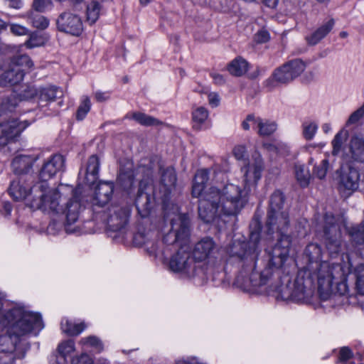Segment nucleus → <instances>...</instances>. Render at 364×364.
<instances>
[{
	"label": "nucleus",
	"instance_id": "obj_40",
	"mask_svg": "<svg viewBox=\"0 0 364 364\" xmlns=\"http://www.w3.org/2000/svg\"><path fill=\"white\" fill-rule=\"evenodd\" d=\"M117 180L124 189L129 190L132 187L134 182V173L132 170L127 171L121 170Z\"/></svg>",
	"mask_w": 364,
	"mask_h": 364
},
{
	"label": "nucleus",
	"instance_id": "obj_19",
	"mask_svg": "<svg viewBox=\"0 0 364 364\" xmlns=\"http://www.w3.org/2000/svg\"><path fill=\"white\" fill-rule=\"evenodd\" d=\"M114 191L112 183H100L95 191V194L92 200L93 206L102 207L106 205L111 199Z\"/></svg>",
	"mask_w": 364,
	"mask_h": 364
},
{
	"label": "nucleus",
	"instance_id": "obj_17",
	"mask_svg": "<svg viewBox=\"0 0 364 364\" xmlns=\"http://www.w3.org/2000/svg\"><path fill=\"white\" fill-rule=\"evenodd\" d=\"M65 159L60 154H55L50 157L43 165L40 171L41 182L46 181L53 177L57 173L64 168Z\"/></svg>",
	"mask_w": 364,
	"mask_h": 364
},
{
	"label": "nucleus",
	"instance_id": "obj_31",
	"mask_svg": "<svg viewBox=\"0 0 364 364\" xmlns=\"http://www.w3.org/2000/svg\"><path fill=\"white\" fill-rule=\"evenodd\" d=\"M102 10L101 3L97 0H92L87 6V21L90 24L95 23L100 17Z\"/></svg>",
	"mask_w": 364,
	"mask_h": 364
},
{
	"label": "nucleus",
	"instance_id": "obj_54",
	"mask_svg": "<svg viewBox=\"0 0 364 364\" xmlns=\"http://www.w3.org/2000/svg\"><path fill=\"white\" fill-rule=\"evenodd\" d=\"M233 154L236 159L243 160L247 156V149L244 145H237L233 149Z\"/></svg>",
	"mask_w": 364,
	"mask_h": 364
},
{
	"label": "nucleus",
	"instance_id": "obj_59",
	"mask_svg": "<svg viewBox=\"0 0 364 364\" xmlns=\"http://www.w3.org/2000/svg\"><path fill=\"white\" fill-rule=\"evenodd\" d=\"M95 99L98 102H102L109 99V93L107 92L96 91L94 93Z\"/></svg>",
	"mask_w": 364,
	"mask_h": 364
},
{
	"label": "nucleus",
	"instance_id": "obj_64",
	"mask_svg": "<svg viewBox=\"0 0 364 364\" xmlns=\"http://www.w3.org/2000/svg\"><path fill=\"white\" fill-rule=\"evenodd\" d=\"M213 78L215 82L217 84H221V83L224 82V78L220 74H213Z\"/></svg>",
	"mask_w": 364,
	"mask_h": 364
},
{
	"label": "nucleus",
	"instance_id": "obj_56",
	"mask_svg": "<svg viewBox=\"0 0 364 364\" xmlns=\"http://www.w3.org/2000/svg\"><path fill=\"white\" fill-rule=\"evenodd\" d=\"M11 32L16 36H24L28 34V29L19 24H11L10 25Z\"/></svg>",
	"mask_w": 364,
	"mask_h": 364
},
{
	"label": "nucleus",
	"instance_id": "obj_52",
	"mask_svg": "<svg viewBox=\"0 0 364 364\" xmlns=\"http://www.w3.org/2000/svg\"><path fill=\"white\" fill-rule=\"evenodd\" d=\"M363 117H364V104L350 114V116L349 117V118L347 121V124L349 125V124H355Z\"/></svg>",
	"mask_w": 364,
	"mask_h": 364
},
{
	"label": "nucleus",
	"instance_id": "obj_29",
	"mask_svg": "<svg viewBox=\"0 0 364 364\" xmlns=\"http://www.w3.org/2000/svg\"><path fill=\"white\" fill-rule=\"evenodd\" d=\"M60 326L63 332L71 336L79 335L86 327L84 323H74L68 318H63Z\"/></svg>",
	"mask_w": 364,
	"mask_h": 364
},
{
	"label": "nucleus",
	"instance_id": "obj_34",
	"mask_svg": "<svg viewBox=\"0 0 364 364\" xmlns=\"http://www.w3.org/2000/svg\"><path fill=\"white\" fill-rule=\"evenodd\" d=\"M288 68L293 79L299 76L306 69V63L301 59H294L284 64Z\"/></svg>",
	"mask_w": 364,
	"mask_h": 364
},
{
	"label": "nucleus",
	"instance_id": "obj_24",
	"mask_svg": "<svg viewBox=\"0 0 364 364\" xmlns=\"http://www.w3.org/2000/svg\"><path fill=\"white\" fill-rule=\"evenodd\" d=\"M335 21L333 18L321 25L312 34L306 37V40L309 45L314 46L323 39L333 29Z\"/></svg>",
	"mask_w": 364,
	"mask_h": 364
},
{
	"label": "nucleus",
	"instance_id": "obj_39",
	"mask_svg": "<svg viewBox=\"0 0 364 364\" xmlns=\"http://www.w3.org/2000/svg\"><path fill=\"white\" fill-rule=\"evenodd\" d=\"M318 124L314 121H305L301 125L302 136L306 140H311L318 130Z\"/></svg>",
	"mask_w": 364,
	"mask_h": 364
},
{
	"label": "nucleus",
	"instance_id": "obj_47",
	"mask_svg": "<svg viewBox=\"0 0 364 364\" xmlns=\"http://www.w3.org/2000/svg\"><path fill=\"white\" fill-rule=\"evenodd\" d=\"M58 350L65 358L75 350V342L73 340L63 341L58 345Z\"/></svg>",
	"mask_w": 364,
	"mask_h": 364
},
{
	"label": "nucleus",
	"instance_id": "obj_46",
	"mask_svg": "<svg viewBox=\"0 0 364 364\" xmlns=\"http://www.w3.org/2000/svg\"><path fill=\"white\" fill-rule=\"evenodd\" d=\"M91 108L90 100L87 96H83L81 102L76 112V118L77 120H82Z\"/></svg>",
	"mask_w": 364,
	"mask_h": 364
},
{
	"label": "nucleus",
	"instance_id": "obj_50",
	"mask_svg": "<svg viewBox=\"0 0 364 364\" xmlns=\"http://www.w3.org/2000/svg\"><path fill=\"white\" fill-rule=\"evenodd\" d=\"M277 299L282 300H293L292 287L291 284L282 285L278 289Z\"/></svg>",
	"mask_w": 364,
	"mask_h": 364
},
{
	"label": "nucleus",
	"instance_id": "obj_20",
	"mask_svg": "<svg viewBox=\"0 0 364 364\" xmlns=\"http://www.w3.org/2000/svg\"><path fill=\"white\" fill-rule=\"evenodd\" d=\"M346 156L355 163H364V139L353 136L348 144Z\"/></svg>",
	"mask_w": 364,
	"mask_h": 364
},
{
	"label": "nucleus",
	"instance_id": "obj_38",
	"mask_svg": "<svg viewBox=\"0 0 364 364\" xmlns=\"http://www.w3.org/2000/svg\"><path fill=\"white\" fill-rule=\"evenodd\" d=\"M208 111L203 107L195 109L192 112L193 127L196 129H200L201 125L207 120L208 117Z\"/></svg>",
	"mask_w": 364,
	"mask_h": 364
},
{
	"label": "nucleus",
	"instance_id": "obj_53",
	"mask_svg": "<svg viewBox=\"0 0 364 364\" xmlns=\"http://www.w3.org/2000/svg\"><path fill=\"white\" fill-rule=\"evenodd\" d=\"M257 122V117H255L254 115L250 114L242 122V127L245 130H249L250 127H252L254 129H256Z\"/></svg>",
	"mask_w": 364,
	"mask_h": 364
},
{
	"label": "nucleus",
	"instance_id": "obj_2",
	"mask_svg": "<svg viewBox=\"0 0 364 364\" xmlns=\"http://www.w3.org/2000/svg\"><path fill=\"white\" fill-rule=\"evenodd\" d=\"M258 237L257 233H252L250 241L235 240L224 250V268L221 269H225V264H236L239 268L236 282L245 288L260 287L267 277L264 272L259 277L256 269V259L260 252Z\"/></svg>",
	"mask_w": 364,
	"mask_h": 364
},
{
	"label": "nucleus",
	"instance_id": "obj_23",
	"mask_svg": "<svg viewBox=\"0 0 364 364\" xmlns=\"http://www.w3.org/2000/svg\"><path fill=\"white\" fill-rule=\"evenodd\" d=\"M4 129L9 132L8 134H4L6 139H11L15 136L19 135L28 125L26 121L18 122L16 119H9L6 122H2Z\"/></svg>",
	"mask_w": 364,
	"mask_h": 364
},
{
	"label": "nucleus",
	"instance_id": "obj_9",
	"mask_svg": "<svg viewBox=\"0 0 364 364\" xmlns=\"http://www.w3.org/2000/svg\"><path fill=\"white\" fill-rule=\"evenodd\" d=\"M216 252L217 247L214 240L210 237H204L194 245L191 255L196 265L198 267L205 269L202 262H205L207 266L221 269L224 268V260L222 257L218 259L215 256Z\"/></svg>",
	"mask_w": 364,
	"mask_h": 364
},
{
	"label": "nucleus",
	"instance_id": "obj_11",
	"mask_svg": "<svg viewBox=\"0 0 364 364\" xmlns=\"http://www.w3.org/2000/svg\"><path fill=\"white\" fill-rule=\"evenodd\" d=\"M176 181L177 177L173 168L168 167L162 170L159 191L161 196H158L156 193L154 195L162 200L164 217L166 218L175 217L176 214L181 213L178 205L169 201V195L175 188Z\"/></svg>",
	"mask_w": 364,
	"mask_h": 364
},
{
	"label": "nucleus",
	"instance_id": "obj_62",
	"mask_svg": "<svg viewBox=\"0 0 364 364\" xmlns=\"http://www.w3.org/2000/svg\"><path fill=\"white\" fill-rule=\"evenodd\" d=\"M8 5L14 9H19L22 6L21 0H7Z\"/></svg>",
	"mask_w": 364,
	"mask_h": 364
},
{
	"label": "nucleus",
	"instance_id": "obj_22",
	"mask_svg": "<svg viewBox=\"0 0 364 364\" xmlns=\"http://www.w3.org/2000/svg\"><path fill=\"white\" fill-rule=\"evenodd\" d=\"M36 161V157L28 155H19L14 159L11 166L16 174L21 175L26 173Z\"/></svg>",
	"mask_w": 364,
	"mask_h": 364
},
{
	"label": "nucleus",
	"instance_id": "obj_7",
	"mask_svg": "<svg viewBox=\"0 0 364 364\" xmlns=\"http://www.w3.org/2000/svg\"><path fill=\"white\" fill-rule=\"evenodd\" d=\"M188 237L189 235L186 240H180L173 245L180 244L181 247L171 258L169 268L174 272L180 273L188 277H200L203 278L206 270L196 265L193 257H191V252L186 245L188 242Z\"/></svg>",
	"mask_w": 364,
	"mask_h": 364
},
{
	"label": "nucleus",
	"instance_id": "obj_28",
	"mask_svg": "<svg viewBox=\"0 0 364 364\" xmlns=\"http://www.w3.org/2000/svg\"><path fill=\"white\" fill-rule=\"evenodd\" d=\"M228 70L234 76H242L248 70V63L244 58L237 57L230 63Z\"/></svg>",
	"mask_w": 364,
	"mask_h": 364
},
{
	"label": "nucleus",
	"instance_id": "obj_15",
	"mask_svg": "<svg viewBox=\"0 0 364 364\" xmlns=\"http://www.w3.org/2000/svg\"><path fill=\"white\" fill-rule=\"evenodd\" d=\"M130 207L124 205H114L109 208L107 223L114 231L122 229L128 223L130 216Z\"/></svg>",
	"mask_w": 364,
	"mask_h": 364
},
{
	"label": "nucleus",
	"instance_id": "obj_44",
	"mask_svg": "<svg viewBox=\"0 0 364 364\" xmlns=\"http://www.w3.org/2000/svg\"><path fill=\"white\" fill-rule=\"evenodd\" d=\"M349 235L355 244H364V224L352 227L349 230Z\"/></svg>",
	"mask_w": 364,
	"mask_h": 364
},
{
	"label": "nucleus",
	"instance_id": "obj_1",
	"mask_svg": "<svg viewBox=\"0 0 364 364\" xmlns=\"http://www.w3.org/2000/svg\"><path fill=\"white\" fill-rule=\"evenodd\" d=\"M264 161L257 151L252 156V160L241 168L242 173V188L237 183L223 182L211 186L204 194L205 185L213 172V180L223 179L224 174L213 170H198L194 177L192 195L201 196L198 204V215L205 223H212L222 215H236L245 206L249 195L262 177Z\"/></svg>",
	"mask_w": 364,
	"mask_h": 364
},
{
	"label": "nucleus",
	"instance_id": "obj_12",
	"mask_svg": "<svg viewBox=\"0 0 364 364\" xmlns=\"http://www.w3.org/2000/svg\"><path fill=\"white\" fill-rule=\"evenodd\" d=\"M50 191H56V200L58 205H56V210H43V212L52 214L53 215H64L65 218V225L67 231L73 232L74 230H70L68 226L74 224L77 221L80 214L82 209V206L80 201L79 197L77 196V192L73 193V198H70L66 203L65 207L61 204V191L60 188H50Z\"/></svg>",
	"mask_w": 364,
	"mask_h": 364
},
{
	"label": "nucleus",
	"instance_id": "obj_57",
	"mask_svg": "<svg viewBox=\"0 0 364 364\" xmlns=\"http://www.w3.org/2000/svg\"><path fill=\"white\" fill-rule=\"evenodd\" d=\"M351 357H352V352L348 348L343 347L340 350L339 356H338V360L340 362H346Z\"/></svg>",
	"mask_w": 364,
	"mask_h": 364
},
{
	"label": "nucleus",
	"instance_id": "obj_49",
	"mask_svg": "<svg viewBox=\"0 0 364 364\" xmlns=\"http://www.w3.org/2000/svg\"><path fill=\"white\" fill-rule=\"evenodd\" d=\"M346 139V133L343 132V131H341L336 134L331 142L333 146V154L336 155L341 151L343 144Z\"/></svg>",
	"mask_w": 364,
	"mask_h": 364
},
{
	"label": "nucleus",
	"instance_id": "obj_51",
	"mask_svg": "<svg viewBox=\"0 0 364 364\" xmlns=\"http://www.w3.org/2000/svg\"><path fill=\"white\" fill-rule=\"evenodd\" d=\"M50 0H33V6L34 9L39 12H43L52 7Z\"/></svg>",
	"mask_w": 364,
	"mask_h": 364
},
{
	"label": "nucleus",
	"instance_id": "obj_58",
	"mask_svg": "<svg viewBox=\"0 0 364 364\" xmlns=\"http://www.w3.org/2000/svg\"><path fill=\"white\" fill-rule=\"evenodd\" d=\"M269 39V33L266 31H259L257 33L255 40L257 43H263L268 41Z\"/></svg>",
	"mask_w": 364,
	"mask_h": 364
},
{
	"label": "nucleus",
	"instance_id": "obj_43",
	"mask_svg": "<svg viewBox=\"0 0 364 364\" xmlns=\"http://www.w3.org/2000/svg\"><path fill=\"white\" fill-rule=\"evenodd\" d=\"M48 38L43 34L38 33H33L29 39L25 43L26 46L28 48H33L43 46L47 41Z\"/></svg>",
	"mask_w": 364,
	"mask_h": 364
},
{
	"label": "nucleus",
	"instance_id": "obj_45",
	"mask_svg": "<svg viewBox=\"0 0 364 364\" xmlns=\"http://www.w3.org/2000/svg\"><path fill=\"white\" fill-rule=\"evenodd\" d=\"M28 20L32 25L38 29H45L49 25V21L43 16L31 12Z\"/></svg>",
	"mask_w": 364,
	"mask_h": 364
},
{
	"label": "nucleus",
	"instance_id": "obj_33",
	"mask_svg": "<svg viewBox=\"0 0 364 364\" xmlns=\"http://www.w3.org/2000/svg\"><path fill=\"white\" fill-rule=\"evenodd\" d=\"M305 255L309 258V262L317 264L321 259L322 251L321 247L316 243L308 245L305 249ZM316 266H318L316 264Z\"/></svg>",
	"mask_w": 364,
	"mask_h": 364
},
{
	"label": "nucleus",
	"instance_id": "obj_35",
	"mask_svg": "<svg viewBox=\"0 0 364 364\" xmlns=\"http://www.w3.org/2000/svg\"><path fill=\"white\" fill-rule=\"evenodd\" d=\"M355 279V289L360 294L364 295V264H359L352 272Z\"/></svg>",
	"mask_w": 364,
	"mask_h": 364
},
{
	"label": "nucleus",
	"instance_id": "obj_14",
	"mask_svg": "<svg viewBox=\"0 0 364 364\" xmlns=\"http://www.w3.org/2000/svg\"><path fill=\"white\" fill-rule=\"evenodd\" d=\"M360 181V173L351 166L345 165L341 167L339 189L346 196L350 195L358 189Z\"/></svg>",
	"mask_w": 364,
	"mask_h": 364
},
{
	"label": "nucleus",
	"instance_id": "obj_63",
	"mask_svg": "<svg viewBox=\"0 0 364 364\" xmlns=\"http://www.w3.org/2000/svg\"><path fill=\"white\" fill-rule=\"evenodd\" d=\"M278 2L279 0H264V4L270 8L276 7Z\"/></svg>",
	"mask_w": 364,
	"mask_h": 364
},
{
	"label": "nucleus",
	"instance_id": "obj_4",
	"mask_svg": "<svg viewBox=\"0 0 364 364\" xmlns=\"http://www.w3.org/2000/svg\"><path fill=\"white\" fill-rule=\"evenodd\" d=\"M50 190L46 182H38L30 187L23 176H21L11 183L9 193L16 201L26 200L27 205L33 209L56 210L57 192Z\"/></svg>",
	"mask_w": 364,
	"mask_h": 364
},
{
	"label": "nucleus",
	"instance_id": "obj_5",
	"mask_svg": "<svg viewBox=\"0 0 364 364\" xmlns=\"http://www.w3.org/2000/svg\"><path fill=\"white\" fill-rule=\"evenodd\" d=\"M165 218L171 221L170 231L164 237L162 242L147 247V251L150 255H154L156 257L166 258L171 251V245H173L180 240H186L190 235V232L189 220L187 215L177 213L175 217H168V218L165 217ZM146 246H149V244H146Z\"/></svg>",
	"mask_w": 364,
	"mask_h": 364
},
{
	"label": "nucleus",
	"instance_id": "obj_32",
	"mask_svg": "<svg viewBox=\"0 0 364 364\" xmlns=\"http://www.w3.org/2000/svg\"><path fill=\"white\" fill-rule=\"evenodd\" d=\"M130 118L133 119L141 125L146 127L157 126L161 124L157 119L141 112H132L130 114Z\"/></svg>",
	"mask_w": 364,
	"mask_h": 364
},
{
	"label": "nucleus",
	"instance_id": "obj_48",
	"mask_svg": "<svg viewBox=\"0 0 364 364\" xmlns=\"http://www.w3.org/2000/svg\"><path fill=\"white\" fill-rule=\"evenodd\" d=\"M17 106V99L15 95H11L2 100L1 104V112L6 113L13 112Z\"/></svg>",
	"mask_w": 364,
	"mask_h": 364
},
{
	"label": "nucleus",
	"instance_id": "obj_27",
	"mask_svg": "<svg viewBox=\"0 0 364 364\" xmlns=\"http://www.w3.org/2000/svg\"><path fill=\"white\" fill-rule=\"evenodd\" d=\"M100 169V160L99 158L95 156H91L87 161V166L86 168L85 178L87 183H92L97 178V175Z\"/></svg>",
	"mask_w": 364,
	"mask_h": 364
},
{
	"label": "nucleus",
	"instance_id": "obj_21",
	"mask_svg": "<svg viewBox=\"0 0 364 364\" xmlns=\"http://www.w3.org/2000/svg\"><path fill=\"white\" fill-rule=\"evenodd\" d=\"M0 69L4 70V73L0 75V86L1 87L16 85L23 79L24 75L20 70H15L8 65H3L1 61Z\"/></svg>",
	"mask_w": 364,
	"mask_h": 364
},
{
	"label": "nucleus",
	"instance_id": "obj_10",
	"mask_svg": "<svg viewBox=\"0 0 364 364\" xmlns=\"http://www.w3.org/2000/svg\"><path fill=\"white\" fill-rule=\"evenodd\" d=\"M284 200V196L279 191H274L271 196L266 223L267 234L269 235L274 233V229L284 230L289 228V215L283 209Z\"/></svg>",
	"mask_w": 364,
	"mask_h": 364
},
{
	"label": "nucleus",
	"instance_id": "obj_25",
	"mask_svg": "<svg viewBox=\"0 0 364 364\" xmlns=\"http://www.w3.org/2000/svg\"><path fill=\"white\" fill-rule=\"evenodd\" d=\"M33 62L27 55H18L11 58L8 65L15 70H20L24 75L25 73L33 66Z\"/></svg>",
	"mask_w": 364,
	"mask_h": 364
},
{
	"label": "nucleus",
	"instance_id": "obj_16",
	"mask_svg": "<svg viewBox=\"0 0 364 364\" xmlns=\"http://www.w3.org/2000/svg\"><path fill=\"white\" fill-rule=\"evenodd\" d=\"M58 28L73 36H79L82 31V22L80 18L72 13L65 12L57 20Z\"/></svg>",
	"mask_w": 364,
	"mask_h": 364
},
{
	"label": "nucleus",
	"instance_id": "obj_61",
	"mask_svg": "<svg viewBox=\"0 0 364 364\" xmlns=\"http://www.w3.org/2000/svg\"><path fill=\"white\" fill-rule=\"evenodd\" d=\"M12 206L9 202H3L1 203V211L4 215H9L11 212Z\"/></svg>",
	"mask_w": 364,
	"mask_h": 364
},
{
	"label": "nucleus",
	"instance_id": "obj_42",
	"mask_svg": "<svg viewBox=\"0 0 364 364\" xmlns=\"http://www.w3.org/2000/svg\"><path fill=\"white\" fill-rule=\"evenodd\" d=\"M79 343L82 345L84 349L92 348L97 351L102 350V344L100 340L95 336L83 338L80 341Z\"/></svg>",
	"mask_w": 364,
	"mask_h": 364
},
{
	"label": "nucleus",
	"instance_id": "obj_36",
	"mask_svg": "<svg viewBox=\"0 0 364 364\" xmlns=\"http://www.w3.org/2000/svg\"><path fill=\"white\" fill-rule=\"evenodd\" d=\"M272 80L279 83H288L294 79L290 74L288 68H284V64L277 69L272 74Z\"/></svg>",
	"mask_w": 364,
	"mask_h": 364
},
{
	"label": "nucleus",
	"instance_id": "obj_60",
	"mask_svg": "<svg viewBox=\"0 0 364 364\" xmlns=\"http://www.w3.org/2000/svg\"><path fill=\"white\" fill-rule=\"evenodd\" d=\"M209 104L212 107H217L219 105V97L215 92H210L208 95Z\"/></svg>",
	"mask_w": 364,
	"mask_h": 364
},
{
	"label": "nucleus",
	"instance_id": "obj_3",
	"mask_svg": "<svg viewBox=\"0 0 364 364\" xmlns=\"http://www.w3.org/2000/svg\"><path fill=\"white\" fill-rule=\"evenodd\" d=\"M352 264L322 262L312 272V278L317 280L318 291L322 301L335 300L337 295L345 296L349 291L347 277Z\"/></svg>",
	"mask_w": 364,
	"mask_h": 364
},
{
	"label": "nucleus",
	"instance_id": "obj_37",
	"mask_svg": "<svg viewBox=\"0 0 364 364\" xmlns=\"http://www.w3.org/2000/svg\"><path fill=\"white\" fill-rule=\"evenodd\" d=\"M295 176L302 187H306L309 185L311 174L308 170H306L304 165L296 164L294 166Z\"/></svg>",
	"mask_w": 364,
	"mask_h": 364
},
{
	"label": "nucleus",
	"instance_id": "obj_30",
	"mask_svg": "<svg viewBox=\"0 0 364 364\" xmlns=\"http://www.w3.org/2000/svg\"><path fill=\"white\" fill-rule=\"evenodd\" d=\"M277 129V124L274 122L257 117L256 129L259 136H269L272 134Z\"/></svg>",
	"mask_w": 364,
	"mask_h": 364
},
{
	"label": "nucleus",
	"instance_id": "obj_55",
	"mask_svg": "<svg viewBox=\"0 0 364 364\" xmlns=\"http://www.w3.org/2000/svg\"><path fill=\"white\" fill-rule=\"evenodd\" d=\"M72 364H93L92 359L86 353L75 357L71 360Z\"/></svg>",
	"mask_w": 364,
	"mask_h": 364
},
{
	"label": "nucleus",
	"instance_id": "obj_8",
	"mask_svg": "<svg viewBox=\"0 0 364 364\" xmlns=\"http://www.w3.org/2000/svg\"><path fill=\"white\" fill-rule=\"evenodd\" d=\"M346 229L342 218L327 213L325 215L323 236L326 249L331 257H335L343 250L341 231Z\"/></svg>",
	"mask_w": 364,
	"mask_h": 364
},
{
	"label": "nucleus",
	"instance_id": "obj_18",
	"mask_svg": "<svg viewBox=\"0 0 364 364\" xmlns=\"http://www.w3.org/2000/svg\"><path fill=\"white\" fill-rule=\"evenodd\" d=\"M31 97L36 95L38 97V105L41 107H46L48 103L54 102L56 98L63 96V91L55 86H49L36 90L33 87L29 88Z\"/></svg>",
	"mask_w": 364,
	"mask_h": 364
},
{
	"label": "nucleus",
	"instance_id": "obj_13",
	"mask_svg": "<svg viewBox=\"0 0 364 364\" xmlns=\"http://www.w3.org/2000/svg\"><path fill=\"white\" fill-rule=\"evenodd\" d=\"M292 287L293 301H309L314 294L315 284L310 267L300 269Z\"/></svg>",
	"mask_w": 364,
	"mask_h": 364
},
{
	"label": "nucleus",
	"instance_id": "obj_41",
	"mask_svg": "<svg viewBox=\"0 0 364 364\" xmlns=\"http://www.w3.org/2000/svg\"><path fill=\"white\" fill-rule=\"evenodd\" d=\"M136 207L139 213L143 218L146 217L150 211L149 196L147 194L140 196L136 201Z\"/></svg>",
	"mask_w": 364,
	"mask_h": 364
},
{
	"label": "nucleus",
	"instance_id": "obj_6",
	"mask_svg": "<svg viewBox=\"0 0 364 364\" xmlns=\"http://www.w3.org/2000/svg\"><path fill=\"white\" fill-rule=\"evenodd\" d=\"M287 230L288 229H274V232L277 233L278 240L272 247L267 249V263L262 270L258 272L259 275L263 272L267 274L263 286L267 284L276 270L283 267L289 257L291 240Z\"/></svg>",
	"mask_w": 364,
	"mask_h": 364
},
{
	"label": "nucleus",
	"instance_id": "obj_26",
	"mask_svg": "<svg viewBox=\"0 0 364 364\" xmlns=\"http://www.w3.org/2000/svg\"><path fill=\"white\" fill-rule=\"evenodd\" d=\"M309 164L313 166L312 176L318 179H323L329 168V163L327 159H323L319 162L314 157H310Z\"/></svg>",
	"mask_w": 364,
	"mask_h": 364
}]
</instances>
